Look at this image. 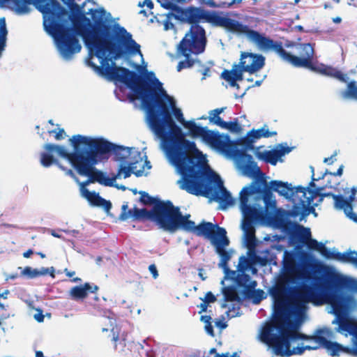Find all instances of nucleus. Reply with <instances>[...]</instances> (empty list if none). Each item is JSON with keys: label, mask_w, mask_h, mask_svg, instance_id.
<instances>
[{"label": "nucleus", "mask_w": 357, "mask_h": 357, "mask_svg": "<svg viewBox=\"0 0 357 357\" xmlns=\"http://www.w3.org/2000/svg\"><path fill=\"white\" fill-rule=\"evenodd\" d=\"M221 268L224 271V273L225 275V278L229 279V280L235 282V280L237 278V276L238 275V273H237L236 271L230 270L228 265L227 266L226 268Z\"/></svg>", "instance_id": "nucleus-46"}, {"label": "nucleus", "mask_w": 357, "mask_h": 357, "mask_svg": "<svg viewBox=\"0 0 357 357\" xmlns=\"http://www.w3.org/2000/svg\"><path fill=\"white\" fill-rule=\"evenodd\" d=\"M215 325H216V326L219 327L221 329L225 328L227 326L226 324L222 322V321H216Z\"/></svg>", "instance_id": "nucleus-63"}, {"label": "nucleus", "mask_w": 357, "mask_h": 357, "mask_svg": "<svg viewBox=\"0 0 357 357\" xmlns=\"http://www.w3.org/2000/svg\"><path fill=\"white\" fill-rule=\"evenodd\" d=\"M202 301H204L205 303H207L208 304L214 303L216 301V297L211 291H208L204 298H201Z\"/></svg>", "instance_id": "nucleus-49"}, {"label": "nucleus", "mask_w": 357, "mask_h": 357, "mask_svg": "<svg viewBox=\"0 0 357 357\" xmlns=\"http://www.w3.org/2000/svg\"><path fill=\"white\" fill-rule=\"evenodd\" d=\"M314 54V48L311 44H302L300 47L299 56H294L291 64L296 68H306L321 75L335 78L343 83L348 82L347 74L342 73L335 68L324 65L315 66L312 63Z\"/></svg>", "instance_id": "nucleus-11"}, {"label": "nucleus", "mask_w": 357, "mask_h": 357, "mask_svg": "<svg viewBox=\"0 0 357 357\" xmlns=\"http://www.w3.org/2000/svg\"><path fill=\"white\" fill-rule=\"evenodd\" d=\"M33 253V250L31 249H29L26 252L23 253V257L24 258H29L31 257V255Z\"/></svg>", "instance_id": "nucleus-62"}, {"label": "nucleus", "mask_w": 357, "mask_h": 357, "mask_svg": "<svg viewBox=\"0 0 357 357\" xmlns=\"http://www.w3.org/2000/svg\"><path fill=\"white\" fill-rule=\"evenodd\" d=\"M167 212V208L165 207V203L157 204L149 211L146 208L139 209L137 207L128 210V204H125L122 206L120 218L123 220H127L130 217L137 220H150L155 222L159 228L169 232L172 220L165 216Z\"/></svg>", "instance_id": "nucleus-12"}, {"label": "nucleus", "mask_w": 357, "mask_h": 357, "mask_svg": "<svg viewBox=\"0 0 357 357\" xmlns=\"http://www.w3.org/2000/svg\"><path fill=\"white\" fill-rule=\"evenodd\" d=\"M247 236V241H248V245L249 247L254 246L255 243V233H253L252 237H249L248 234H246Z\"/></svg>", "instance_id": "nucleus-56"}, {"label": "nucleus", "mask_w": 357, "mask_h": 357, "mask_svg": "<svg viewBox=\"0 0 357 357\" xmlns=\"http://www.w3.org/2000/svg\"><path fill=\"white\" fill-rule=\"evenodd\" d=\"M22 275L27 276L29 278H35L39 277L38 269L32 268L30 266H26L22 272Z\"/></svg>", "instance_id": "nucleus-44"}, {"label": "nucleus", "mask_w": 357, "mask_h": 357, "mask_svg": "<svg viewBox=\"0 0 357 357\" xmlns=\"http://www.w3.org/2000/svg\"><path fill=\"white\" fill-rule=\"evenodd\" d=\"M70 141L74 149L71 153H68L63 146L54 144H46L44 149L50 153L56 152L67 159L78 174L85 172L91 165H96L110 152L115 153L119 160H124L130 151L128 148L116 145L103 138L93 139L77 135L73 136Z\"/></svg>", "instance_id": "nucleus-5"}, {"label": "nucleus", "mask_w": 357, "mask_h": 357, "mask_svg": "<svg viewBox=\"0 0 357 357\" xmlns=\"http://www.w3.org/2000/svg\"><path fill=\"white\" fill-rule=\"evenodd\" d=\"M207 43L205 29L200 25H192L176 47L181 56L198 55L205 51Z\"/></svg>", "instance_id": "nucleus-13"}, {"label": "nucleus", "mask_w": 357, "mask_h": 357, "mask_svg": "<svg viewBox=\"0 0 357 357\" xmlns=\"http://www.w3.org/2000/svg\"><path fill=\"white\" fill-rule=\"evenodd\" d=\"M259 149V147L257 148L255 153L256 158L272 165H276L278 161L284 155L283 151L273 149L269 151H260Z\"/></svg>", "instance_id": "nucleus-25"}, {"label": "nucleus", "mask_w": 357, "mask_h": 357, "mask_svg": "<svg viewBox=\"0 0 357 357\" xmlns=\"http://www.w3.org/2000/svg\"><path fill=\"white\" fill-rule=\"evenodd\" d=\"M48 132L50 135L52 133H55L54 138L56 140H61V139H63L64 135L66 134L64 129H63V128L59 129L58 132H56V130H50Z\"/></svg>", "instance_id": "nucleus-50"}, {"label": "nucleus", "mask_w": 357, "mask_h": 357, "mask_svg": "<svg viewBox=\"0 0 357 357\" xmlns=\"http://www.w3.org/2000/svg\"><path fill=\"white\" fill-rule=\"evenodd\" d=\"M8 29L4 17L0 19V57L6 47Z\"/></svg>", "instance_id": "nucleus-32"}, {"label": "nucleus", "mask_w": 357, "mask_h": 357, "mask_svg": "<svg viewBox=\"0 0 357 357\" xmlns=\"http://www.w3.org/2000/svg\"><path fill=\"white\" fill-rule=\"evenodd\" d=\"M250 264V263L248 258L245 256L240 257L237 266V271L238 273H244L248 268Z\"/></svg>", "instance_id": "nucleus-42"}, {"label": "nucleus", "mask_w": 357, "mask_h": 357, "mask_svg": "<svg viewBox=\"0 0 357 357\" xmlns=\"http://www.w3.org/2000/svg\"><path fill=\"white\" fill-rule=\"evenodd\" d=\"M128 148L130 149L128 156L124 160H120V161H126L127 158H130V161L129 162L128 167H121L118 174L119 175L121 173H123L125 178L130 176L132 173L137 176H140L144 171V162L143 161L141 153L139 152H135V155L132 156V149L129 147ZM114 155L117 160H119V157L115 153Z\"/></svg>", "instance_id": "nucleus-16"}, {"label": "nucleus", "mask_w": 357, "mask_h": 357, "mask_svg": "<svg viewBox=\"0 0 357 357\" xmlns=\"http://www.w3.org/2000/svg\"><path fill=\"white\" fill-rule=\"evenodd\" d=\"M237 65L245 72L252 74L264 66L265 57L261 54L244 52L241 53L240 62Z\"/></svg>", "instance_id": "nucleus-17"}, {"label": "nucleus", "mask_w": 357, "mask_h": 357, "mask_svg": "<svg viewBox=\"0 0 357 357\" xmlns=\"http://www.w3.org/2000/svg\"><path fill=\"white\" fill-rule=\"evenodd\" d=\"M34 317L38 322H42L44 320V315L42 312L35 314Z\"/></svg>", "instance_id": "nucleus-61"}, {"label": "nucleus", "mask_w": 357, "mask_h": 357, "mask_svg": "<svg viewBox=\"0 0 357 357\" xmlns=\"http://www.w3.org/2000/svg\"><path fill=\"white\" fill-rule=\"evenodd\" d=\"M323 188H318L316 189H310L309 188H306L305 197L303 195L301 197L304 199L305 202H309V206L313 202V199L318 197H321V191L323 190Z\"/></svg>", "instance_id": "nucleus-35"}, {"label": "nucleus", "mask_w": 357, "mask_h": 357, "mask_svg": "<svg viewBox=\"0 0 357 357\" xmlns=\"http://www.w3.org/2000/svg\"><path fill=\"white\" fill-rule=\"evenodd\" d=\"M319 252L326 259H334L340 262L350 264L357 267V251L348 250L343 253L332 252L322 243Z\"/></svg>", "instance_id": "nucleus-18"}, {"label": "nucleus", "mask_w": 357, "mask_h": 357, "mask_svg": "<svg viewBox=\"0 0 357 357\" xmlns=\"http://www.w3.org/2000/svg\"><path fill=\"white\" fill-rule=\"evenodd\" d=\"M235 283L238 287H243V296H249L252 289H255L257 282L255 280H252L251 277L245 273H238Z\"/></svg>", "instance_id": "nucleus-27"}, {"label": "nucleus", "mask_w": 357, "mask_h": 357, "mask_svg": "<svg viewBox=\"0 0 357 357\" xmlns=\"http://www.w3.org/2000/svg\"><path fill=\"white\" fill-rule=\"evenodd\" d=\"M149 270L154 279H156L158 277V272L156 266L154 264L149 265Z\"/></svg>", "instance_id": "nucleus-54"}, {"label": "nucleus", "mask_w": 357, "mask_h": 357, "mask_svg": "<svg viewBox=\"0 0 357 357\" xmlns=\"http://www.w3.org/2000/svg\"><path fill=\"white\" fill-rule=\"evenodd\" d=\"M79 176H86L87 179L79 182L80 192L91 205L102 207L105 211H109L112 208V204L109 201L101 197L98 193L89 191L86 186L90 183H98L105 186H112L116 179V176L109 178L101 170L97 169L96 165H91L85 172L79 174Z\"/></svg>", "instance_id": "nucleus-9"}, {"label": "nucleus", "mask_w": 357, "mask_h": 357, "mask_svg": "<svg viewBox=\"0 0 357 357\" xmlns=\"http://www.w3.org/2000/svg\"><path fill=\"white\" fill-rule=\"evenodd\" d=\"M128 73L119 82L133 92L131 100L141 99L147 111L150 127L169 146V158L181 176L178 181L180 188L190 194L218 202L222 209L232 205L234 199L220 176L202 162L196 154L195 142L185 138L172 117L171 109L178 121L188 129L190 136L192 125L196 123L184 119L181 110L176 107L174 99L153 73H149L153 78L142 77L132 70H128Z\"/></svg>", "instance_id": "nucleus-1"}, {"label": "nucleus", "mask_w": 357, "mask_h": 357, "mask_svg": "<svg viewBox=\"0 0 357 357\" xmlns=\"http://www.w3.org/2000/svg\"><path fill=\"white\" fill-rule=\"evenodd\" d=\"M261 131L262 130L261 128L257 130L252 129L250 131H249V135H251V137L255 141V139L263 137Z\"/></svg>", "instance_id": "nucleus-51"}, {"label": "nucleus", "mask_w": 357, "mask_h": 357, "mask_svg": "<svg viewBox=\"0 0 357 357\" xmlns=\"http://www.w3.org/2000/svg\"><path fill=\"white\" fill-rule=\"evenodd\" d=\"M226 107L217 108L211 110L208 117L209 121L222 128L227 129L232 132H240L242 130L241 126L238 123V119L233 121L226 122L222 119L220 114L224 112Z\"/></svg>", "instance_id": "nucleus-19"}, {"label": "nucleus", "mask_w": 357, "mask_h": 357, "mask_svg": "<svg viewBox=\"0 0 357 357\" xmlns=\"http://www.w3.org/2000/svg\"><path fill=\"white\" fill-rule=\"evenodd\" d=\"M190 214L183 215L178 208L172 220L169 233L174 234L178 230H183L208 239L212 245L227 234L225 229L218 225L203 220L198 225H195V222L190 220Z\"/></svg>", "instance_id": "nucleus-6"}, {"label": "nucleus", "mask_w": 357, "mask_h": 357, "mask_svg": "<svg viewBox=\"0 0 357 357\" xmlns=\"http://www.w3.org/2000/svg\"><path fill=\"white\" fill-rule=\"evenodd\" d=\"M252 291H250L249 296H244L245 298H251L253 299L254 303H259L261 300H263L264 297V291L262 289H252Z\"/></svg>", "instance_id": "nucleus-38"}, {"label": "nucleus", "mask_w": 357, "mask_h": 357, "mask_svg": "<svg viewBox=\"0 0 357 357\" xmlns=\"http://www.w3.org/2000/svg\"><path fill=\"white\" fill-rule=\"evenodd\" d=\"M252 220L245 219L243 222V229L245 231L246 234L249 235V237L253 236V233H255V228L252 226Z\"/></svg>", "instance_id": "nucleus-43"}, {"label": "nucleus", "mask_w": 357, "mask_h": 357, "mask_svg": "<svg viewBox=\"0 0 357 357\" xmlns=\"http://www.w3.org/2000/svg\"><path fill=\"white\" fill-rule=\"evenodd\" d=\"M302 278L311 280V284L303 283L291 288V301L296 311L305 309L306 304H330L336 318L345 317L342 314L346 310L348 296L341 291L347 289L357 292V280L326 269L323 275L312 278L310 272L302 274Z\"/></svg>", "instance_id": "nucleus-4"}, {"label": "nucleus", "mask_w": 357, "mask_h": 357, "mask_svg": "<svg viewBox=\"0 0 357 357\" xmlns=\"http://www.w3.org/2000/svg\"><path fill=\"white\" fill-rule=\"evenodd\" d=\"M234 155L241 161L246 162L244 169L249 174L253 175L261 172L257 163L253 160L252 156L245 150H236Z\"/></svg>", "instance_id": "nucleus-26"}, {"label": "nucleus", "mask_w": 357, "mask_h": 357, "mask_svg": "<svg viewBox=\"0 0 357 357\" xmlns=\"http://www.w3.org/2000/svg\"><path fill=\"white\" fill-rule=\"evenodd\" d=\"M83 289H84V291H86V296H88V294L89 293H96L98 289H99V287L96 285V284H90L89 282H86L84 283L83 285Z\"/></svg>", "instance_id": "nucleus-47"}, {"label": "nucleus", "mask_w": 357, "mask_h": 357, "mask_svg": "<svg viewBox=\"0 0 357 357\" xmlns=\"http://www.w3.org/2000/svg\"><path fill=\"white\" fill-rule=\"evenodd\" d=\"M139 194H140L141 197L139 198L140 202H142L144 205H153L155 206V204L159 203H165V207L167 208V213L165 214V216L168 218V220H172L174 216L175 215L177 210L178 209V206H175L173 203L169 201H162L158 198L153 197L150 196L147 192L144 191H139Z\"/></svg>", "instance_id": "nucleus-21"}, {"label": "nucleus", "mask_w": 357, "mask_h": 357, "mask_svg": "<svg viewBox=\"0 0 357 357\" xmlns=\"http://www.w3.org/2000/svg\"><path fill=\"white\" fill-rule=\"evenodd\" d=\"M191 55L183 56L185 59L178 63L176 66L177 71L180 72L183 69L189 68L194 66L195 60L190 57Z\"/></svg>", "instance_id": "nucleus-37"}, {"label": "nucleus", "mask_w": 357, "mask_h": 357, "mask_svg": "<svg viewBox=\"0 0 357 357\" xmlns=\"http://www.w3.org/2000/svg\"><path fill=\"white\" fill-rule=\"evenodd\" d=\"M89 13L93 22L85 17L86 24L75 26L76 33L82 37L86 46L91 52L100 59V66L89 62L93 70L100 75L111 81L120 82L129 74V69L116 66L112 59L116 60L126 53L139 54L142 56L140 45L132 38L124 27L115 28L104 20V8L90 9Z\"/></svg>", "instance_id": "nucleus-3"}, {"label": "nucleus", "mask_w": 357, "mask_h": 357, "mask_svg": "<svg viewBox=\"0 0 357 357\" xmlns=\"http://www.w3.org/2000/svg\"><path fill=\"white\" fill-rule=\"evenodd\" d=\"M224 299L225 301H241V298L239 297L236 288L233 286H228L224 287L222 289Z\"/></svg>", "instance_id": "nucleus-33"}, {"label": "nucleus", "mask_w": 357, "mask_h": 357, "mask_svg": "<svg viewBox=\"0 0 357 357\" xmlns=\"http://www.w3.org/2000/svg\"><path fill=\"white\" fill-rule=\"evenodd\" d=\"M287 296V288L284 284H278L271 289V295L274 299L275 317L265 324L260 333V340L271 348L276 356H291L301 355L305 350H317L324 348L333 356H340L341 354L357 357V321L349 317H339L333 321L338 327V333L347 332L356 341L354 347H345L327 340L333 338V331L326 327L317 329L312 335L301 333L288 321L290 312L298 314L305 310L296 311L291 304V291Z\"/></svg>", "instance_id": "nucleus-2"}, {"label": "nucleus", "mask_w": 357, "mask_h": 357, "mask_svg": "<svg viewBox=\"0 0 357 357\" xmlns=\"http://www.w3.org/2000/svg\"><path fill=\"white\" fill-rule=\"evenodd\" d=\"M255 141L251 137V135H249V132L247 133L246 136L244 137H242L239 139V144L244 146V150H252L254 149V144Z\"/></svg>", "instance_id": "nucleus-40"}, {"label": "nucleus", "mask_w": 357, "mask_h": 357, "mask_svg": "<svg viewBox=\"0 0 357 357\" xmlns=\"http://www.w3.org/2000/svg\"><path fill=\"white\" fill-rule=\"evenodd\" d=\"M244 72L245 70H243L242 68H239L237 64H234L231 70H224L221 73V77L228 82L231 86L238 87L236 82L243 80V73Z\"/></svg>", "instance_id": "nucleus-24"}, {"label": "nucleus", "mask_w": 357, "mask_h": 357, "mask_svg": "<svg viewBox=\"0 0 357 357\" xmlns=\"http://www.w3.org/2000/svg\"><path fill=\"white\" fill-rule=\"evenodd\" d=\"M312 171V181L310 182V187H315L314 181H317V178H314V169L313 167H310Z\"/></svg>", "instance_id": "nucleus-58"}, {"label": "nucleus", "mask_w": 357, "mask_h": 357, "mask_svg": "<svg viewBox=\"0 0 357 357\" xmlns=\"http://www.w3.org/2000/svg\"><path fill=\"white\" fill-rule=\"evenodd\" d=\"M239 35L245 36L248 39L255 43L259 49L262 50H274L284 61L291 63L295 55L287 52L283 47L282 43L275 42L273 40L259 32L252 30L248 25L231 19L228 31Z\"/></svg>", "instance_id": "nucleus-8"}, {"label": "nucleus", "mask_w": 357, "mask_h": 357, "mask_svg": "<svg viewBox=\"0 0 357 357\" xmlns=\"http://www.w3.org/2000/svg\"><path fill=\"white\" fill-rule=\"evenodd\" d=\"M334 206L337 209H342L345 214L347 215L349 210V202L340 195L333 196Z\"/></svg>", "instance_id": "nucleus-34"}, {"label": "nucleus", "mask_w": 357, "mask_h": 357, "mask_svg": "<svg viewBox=\"0 0 357 357\" xmlns=\"http://www.w3.org/2000/svg\"><path fill=\"white\" fill-rule=\"evenodd\" d=\"M346 89L342 91V96L344 98H351L357 100V82L352 80L347 82Z\"/></svg>", "instance_id": "nucleus-31"}, {"label": "nucleus", "mask_w": 357, "mask_h": 357, "mask_svg": "<svg viewBox=\"0 0 357 357\" xmlns=\"http://www.w3.org/2000/svg\"><path fill=\"white\" fill-rule=\"evenodd\" d=\"M256 193L263 196L266 208L269 206L275 209L276 206L275 201L268 200L272 193H271L266 179L263 176L257 178L250 185L244 187L240 192V206L245 219L257 220L263 214L262 211H259L248 204L249 196Z\"/></svg>", "instance_id": "nucleus-7"}, {"label": "nucleus", "mask_w": 357, "mask_h": 357, "mask_svg": "<svg viewBox=\"0 0 357 357\" xmlns=\"http://www.w3.org/2000/svg\"><path fill=\"white\" fill-rule=\"evenodd\" d=\"M342 172H343V166L341 165L337 170L336 172H334V173H330L331 174L333 175V176H342Z\"/></svg>", "instance_id": "nucleus-60"}, {"label": "nucleus", "mask_w": 357, "mask_h": 357, "mask_svg": "<svg viewBox=\"0 0 357 357\" xmlns=\"http://www.w3.org/2000/svg\"><path fill=\"white\" fill-rule=\"evenodd\" d=\"M208 305V304L207 303L202 301V303H200L199 305H198V307H200V311L199 312V314L206 312L207 310Z\"/></svg>", "instance_id": "nucleus-57"}, {"label": "nucleus", "mask_w": 357, "mask_h": 357, "mask_svg": "<svg viewBox=\"0 0 357 357\" xmlns=\"http://www.w3.org/2000/svg\"><path fill=\"white\" fill-rule=\"evenodd\" d=\"M112 340L114 343V348L115 349H117L118 347H119L120 349L123 350L127 344V337L128 334L123 333L121 334H119V333H116V331H115V328H113L112 329Z\"/></svg>", "instance_id": "nucleus-29"}, {"label": "nucleus", "mask_w": 357, "mask_h": 357, "mask_svg": "<svg viewBox=\"0 0 357 357\" xmlns=\"http://www.w3.org/2000/svg\"><path fill=\"white\" fill-rule=\"evenodd\" d=\"M349 218L354 222H357V214L355 213H350Z\"/></svg>", "instance_id": "nucleus-64"}, {"label": "nucleus", "mask_w": 357, "mask_h": 357, "mask_svg": "<svg viewBox=\"0 0 357 357\" xmlns=\"http://www.w3.org/2000/svg\"><path fill=\"white\" fill-rule=\"evenodd\" d=\"M312 212H314V207L310 206L309 202H305L302 197H300L298 202L295 203L293 206L291 215L293 217H297L298 215H301L300 220H302L305 216Z\"/></svg>", "instance_id": "nucleus-28"}, {"label": "nucleus", "mask_w": 357, "mask_h": 357, "mask_svg": "<svg viewBox=\"0 0 357 357\" xmlns=\"http://www.w3.org/2000/svg\"><path fill=\"white\" fill-rule=\"evenodd\" d=\"M174 17L182 22L192 25H199L201 22L211 24L213 26L222 27L228 31L231 18L222 17L215 11H208L200 7L189 6L178 8Z\"/></svg>", "instance_id": "nucleus-10"}, {"label": "nucleus", "mask_w": 357, "mask_h": 357, "mask_svg": "<svg viewBox=\"0 0 357 357\" xmlns=\"http://www.w3.org/2000/svg\"><path fill=\"white\" fill-rule=\"evenodd\" d=\"M229 244V240L227 236V234L225 236L219 238V240L213 244L215 247L216 253L220 256V260L218 264L219 268H225L228 265V262L231 259L232 257V250H227L225 249L227 246Z\"/></svg>", "instance_id": "nucleus-22"}, {"label": "nucleus", "mask_w": 357, "mask_h": 357, "mask_svg": "<svg viewBox=\"0 0 357 357\" xmlns=\"http://www.w3.org/2000/svg\"><path fill=\"white\" fill-rule=\"evenodd\" d=\"M191 137H200L202 140L211 147L220 151H225L227 147L229 137L227 135H220L218 132L208 130L206 127L192 125Z\"/></svg>", "instance_id": "nucleus-15"}, {"label": "nucleus", "mask_w": 357, "mask_h": 357, "mask_svg": "<svg viewBox=\"0 0 357 357\" xmlns=\"http://www.w3.org/2000/svg\"><path fill=\"white\" fill-rule=\"evenodd\" d=\"M266 126H264L263 128H261L262 130L261 134L263 135V137L268 138L277 135L276 131L270 132L268 129H265Z\"/></svg>", "instance_id": "nucleus-52"}, {"label": "nucleus", "mask_w": 357, "mask_h": 357, "mask_svg": "<svg viewBox=\"0 0 357 357\" xmlns=\"http://www.w3.org/2000/svg\"><path fill=\"white\" fill-rule=\"evenodd\" d=\"M284 229L289 235L291 241L306 245L310 250H319L322 243L311 238V231L309 228L297 222L289 221L284 226Z\"/></svg>", "instance_id": "nucleus-14"}, {"label": "nucleus", "mask_w": 357, "mask_h": 357, "mask_svg": "<svg viewBox=\"0 0 357 357\" xmlns=\"http://www.w3.org/2000/svg\"><path fill=\"white\" fill-rule=\"evenodd\" d=\"M70 296L75 300L84 299L86 298V293L82 286H75L70 289Z\"/></svg>", "instance_id": "nucleus-36"}, {"label": "nucleus", "mask_w": 357, "mask_h": 357, "mask_svg": "<svg viewBox=\"0 0 357 357\" xmlns=\"http://www.w3.org/2000/svg\"><path fill=\"white\" fill-rule=\"evenodd\" d=\"M192 0H188L191 1ZM200 5H205L210 8H221L225 7V3H216L214 0H198Z\"/></svg>", "instance_id": "nucleus-45"}, {"label": "nucleus", "mask_w": 357, "mask_h": 357, "mask_svg": "<svg viewBox=\"0 0 357 357\" xmlns=\"http://www.w3.org/2000/svg\"><path fill=\"white\" fill-rule=\"evenodd\" d=\"M335 155H336V153H335L333 155H331L329 158H324V162L327 163L328 165L333 164L334 162L333 158L335 157Z\"/></svg>", "instance_id": "nucleus-59"}, {"label": "nucleus", "mask_w": 357, "mask_h": 357, "mask_svg": "<svg viewBox=\"0 0 357 357\" xmlns=\"http://www.w3.org/2000/svg\"><path fill=\"white\" fill-rule=\"evenodd\" d=\"M146 6L149 9L151 10L153 8V3L151 0H144L143 2H139V7H144Z\"/></svg>", "instance_id": "nucleus-53"}, {"label": "nucleus", "mask_w": 357, "mask_h": 357, "mask_svg": "<svg viewBox=\"0 0 357 357\" xmlns=\"http://www.w3.org/2000/svg\"><path fill=\"white\" fill-rule=\"evenodd\" d=\"M271 191L273 190L278 192L280 195L285 197H294L298 193L303 194L305 197L306 188L298 185L296 188H293L291 184L288 183H284L280 181H271L270 182V186H268Z\"/></svg>", "instance_id": "nucleus-20"}, {"label": "nucleus", "mask_w": 357, "mask_h": 357, "mask_svg": "<svg viewBox=\"0 0 357 357\" xmlns=\"http://www.w3.org/2000/svg\"><path fill=\"white\" fill-rule=\"evenodd\" d=\"M161 6L170 10L171 15L173 16L178 12V8H181L180 6L176 5V0H162L161 2Z\"/></svg>", "instance_id": "nucleus-39"}, {"label": "nucleus", "mask_w": 357, "mask_h": 357, "mask_svg": "<svg viewBox=\"0 0 357 357\" xmlns=\"http://www.w3.org/2000/svg\"><path fill=\"white\" fill-rule=\"evenodd\" d=\"M34 5L33 0H0L1 6H6L17 15L27 14L30 11V6Z\"/></svg>", "instance_id": "nucleus-23"}, {"label": "nucleus", "mask_w": 357, "mask_h": 357, "mask_svg": "<svg viewBox=\"0 0 357 357\" xmlns=\"http://www.w3.org/2000/svg\"><path fill=\"white\" fill-rule=\"evenodd\" d=\"M355 197L356 196H354V193H351V195L349 196L348 199H346L347 201L349 202V213H347L348 217L350 215V213H354L351 203L355 199Z\"/></svg>", "instance_id": "nucleus-55"}, {"label": "nucleus", "mask_w": 357, "mask_h": 357, "mask_svg": "<svg viewBox=\"0 0 357 357\" xmlns=\"http://www.w3.org/2000/svg\"><path fill=\"white\" fill-rule=\"evenodd\" d=\"M54 272H55V270H54V268L53 266L50 267V268H41L40 269H38V275L39 277L40 276H42V275H50V276L52 278H55V274H54Z\"/></svg>", "instance_id": "nucleus-48"}, {"label": "nucleus", "mask_w": 357, "mask_h": 357, "mask_svg": "<svg viewBox=\"0 0 357 357\" xmlns=\"http://www.w3.org/2000/svg\"><path fill=\"white\" fill-rule=\"evenodd\" d=\"M200 320L205 324L204 328L206 333L211 336H214L213 327L211 324V317L209 315H203L201 317Z\"/></svg>", "instance_id": "nucleus-41"}, {"label": "nucleus", "mask_w": 357, "mask_h": 357, "mask_svg": "<svg viewBox=\"0 0 357 357\" xmlns=\"http://www.w3.org/2000/svg\"><path fill=\"white\" fill-rule=\"evenodd\" d=\"M40 163L44 167H49L52 165L54 164L57 165L61 169L65 171L66 167L62 166L59 162L54 158L52 155L48 153H42L40 155Z\"/></svg>", "instance_id": "nucleus-30"}]
</instances>
